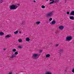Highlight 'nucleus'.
I'll use <instances>...</instances> for the list:
<instances>
[{
    "instance_id": "a211bd4d",
    "label": "nucleus",
    "mask_w": 74,
    "mask_h": 74,
    "mask_svg": "<svg viewBox=\"0 0 74 74\" xmlns=\"http://www.w3.org/2000/svg\"><path fill=\"white\" fill-rule=\"evenodd\" d=\"M18 41L19 42H22V40L21 39H19L18 40Z\"/></svg>"
},
{
    "instance_id": "9d476101",
    "label": "nucleus",
    "mask_w": 74,
    "mask_h": 74,
    "mask_svg": "<svg viewBox=\"0 0 74 74\" xmlns=\"http://www.w3.org/2000/svg\"><path fill=\"white\" fill-rule=\"evenodd\" d=\"M70 15H74V10L72 11L70 13Z\"/></svg>"
},
{
    "instance_id": "f3484780",
    "label": "nucleus",
    "mask_w": 74,
    "mask_h": 74,
    "mask_svg": "<svg viewBox=\"0 0 74 74\" xmlns=\"http://www.w3.org/2000/svg\"><path fill=\"white\" fill-rule=\"evenodd\" d=\"M40 23V21H37L36 22V24L37 25H39Z\"/></svg>"
},
{
    "instance_id": "aec40b11",
    "label": "nucleus",
    "mask_w": 74,
    "mask_h": 74,
    "mask_svg": "<svg viewBox=\"0 0 74 74\" xmlns=\"http://www.w3.org/2000/svg\"><path fill=\"white\" fill-rule=\"evenodd\" d=\"M18 31H16L14 32V33L15 34H18Z\"/></svg>"
},
{
    "instance_id": "f257e3e1",
    "label": "nucleus",
    "mask_w": 74,
    "mask_h": 74,
    "mask_svg": "<svg viewBox=\"0 0 74 74\" xmlns=\"http://www.w3.org/2000/svg\"><path fill=\"white\" fill-rule=\"evenodd\" d=\"M10 9L11 10H15L18 8V6L16 5H12L10 6Z\"/></svg>"
},
{
    "instance_id": "5701e85b",
    "label": "nucleus",
    "mask_w": 74,
    "mask_h": 74,
    "mask_svg": "<svg viewBox=\"0 0 74 74\" xmlns=\"http://www.w3.org/2000/svg\"><path fill=\"white\" fill-rule=\"evenodd\" d=\"M12 51L13 52H15L16 50V49H14L12 50Z\"/></svg>"
},
{
    "instance_id": "e433bc0d",
    "label": "nucleus",
    "mask_w": 74,
    "mask_h": 74,
    "mask_svg": "<svg viewBox=\"0 0 74 74\" xmlns=\"http://www.w3.org/2000/svg\"><path fill=\"white\" fill-rule=\"evenodd\" d=\"M48 0H47L46 1H48Z\"/></svg>"
},
{
    "instance_id": "c9c22d12",
    "label": "nucleus",
    "mask_w": 74,
    "mask_h": 74,
    "mask_svg": "<svg viewBox=\"0 0 74 74\" xmlns=\"http://www.w3.org/2000/svg\"><path fill=\"white\" fill-rule=\"evenodd\" d=\"M3 50L4 51H5V49H4Z\"/></svg>"
},
{
    "instance_id": "ddd939ff",
    "label": "nucleus",
    "mask_w": 74,
    "mask_h": 74,
    "mask_svg": "<svg viewBox=\"0 0 74 74\" xmlns=\"http://www.w3.org/2000/svg\"><path fill=\"white\" fill-rule=\"evenodd\" d=\"M25 24V22L24 21L21 22V25H23Z\"/></svg>"
},
{
    "instance_id": "b1692460",
    "label": "nucleus",
    "mask_w": 74,
    "mask_h": 74,
    "mask_svg": "<svg viewBox=\"0 0 74 74\" xmlns=\"http://www.w3.org/2000/svg\"><path fill=\"white\" fill-rule=\"evenodd\" d=\"M45 6L43 5L42 6V8H45Z\"/></svg>"
},
{
    "instance_id": "4468645a",
    "label": "nucleus",
    "mask_w": 74,
    "mask_h": 74,
    "mask_svg": "<svg viewBox=\"0 0 74 74\" xmlns=\"http://www.w3.org/2000/svg\"><path fill=\"white\" fill-rule=\"evenodd\" d=\"M46 58H49L50 57V54H48L46 55Z\"/></svg>"
},
{
    "instance_id": "4be33fe9",
    "label": "nucleus",
    "mask_w": 74,
    "mask_h": 74,
    "mask_svg": "<svg viewBox=\"0 0 74 74\" xmlns=\"http://www.w3.org/2000/svg\"><path fill=\"white\" fill-rule=\"evenodd\" d=\"M18 52H16L14 53V55H18Z\"/></svg>"
},
{
    "instance_id": "6e6552de",
    "label": "nucleus",
    "mask_w": 74,
    "mask_h": 74,
    "mask_svg": "<svg viewBox=\"0 0 74 74\" xmlns=\"http://www.w3.org/2000/svg\"><path fill=\"white\" fill-rule=\"evenodd\" d=\"M56 23V21H55L53 20L51 23H50L51 25H54V24H55Z\"/></svg>"
},
{
    "instance_id": "6ab92c4d",
    "label": "nucleus",
    "mask_w": 74,
    "mask_h": 74,
    "mask_svg": "<svg viewBox=\"0 0 74 74\" xmlns=\"http://www.w3.org/2000/svg\"><path fill=\"white\" fill-rule=\"evenodd\" d=\"M59 0H55V3H58L59 2Z\"/></svg>"
},
{
    "instance_id": "c85d7f7f",
    "label": "nucleus",
    "mask_w": 74,
    "mask_h": 74,
    "mask_svg": "<svg viewBox=\"0 0 74 74\" xmlns=\"http://www.w3.org/2000/svg\"><path fill=\"white\" fill-rule=\"evenodd\" d=\"M72 71V73H74V68H73V69Z\"/></svg>"
},
{
    "instance_id": "9b49d317",
    "label": "nucleus",
    "mask_w": 74,
    "mask_h": 74,
    "mask_svg": "<svg viewBox=\"0 0 74 74\" xmlns=\"http://www.w3.org/2000/svg\"><path fill=\"white\" fill-rule=\"evenodd\" d=\"M63 49H60L59 50V53L60 54L61 53H63Z\"/></svg>"
},
{
    "instance_id": "1a4fd4ad",
    "label": "nucleus",
    "mask_w": 74,
    "mask_h": 74,
    "mask_svg": "<svg viewBox=\"0 0 74 74\" xmlns=\"http://www.w3.org/2000/svg\"><path fill=\"white\" fill-rule=\"evenodd\" d=\"M59 28L60 30H63V29L64 28V27L63 26H61L59 27Z\"/></svg>"
},
{
    "instance_id": "423d86ee",
    "label": "nucleus",
    "mask_w": 74,
    "mask_h": 74,
    "mask_svg": "<svg viewBox=\"0 0 74 74\" xmlns=\"http://www.w3.org/2000/svg\"><path fill=\"white\" fill-rule=\"evenodd\" d=\"M10 37H12L11 35H8L5 36V38H10Z\"/></svg>"
},
{
    "instance_id": "dca6fc26",
    "label": "nucleus",
    "mask_w": 74,
    "mask_h": 74,
    "mask_svg": "<svg viewBox=\"0 0 74 74\" xmlns=\"http://www.w3.org/2000/svg\"><path fill=\"white\" fill-rule=\"evenodd\" d=\"M4 33H3V32H0V36H3V35H4Z\"/></svg>"
},
{
    "instance_id": "f03ea898",
    "label": "nucleus",
    "mask_w": 74,
    "mask_h": 74,
    "mask_svg": "<svg viewBox=\"0 0 74 74\" xmlns=\"http://www.w3.org/2000/svg\"><path fill=\"white\" fill-rule=\"evenodd\" d=\"M73 39V38L71 36H68L66 37V41H69Z\"/></svg>"
},
{
    "instance_id": "2eb2a0df",
    "label": "nucleus",
    "mask_w": 74,
    "mask_h": 74,
    "mask_svg": "<svg viewBox=\"0 0 74 74\" xmlns=\"http://www.w3.org/2000/svg\"><path fill=\"white\" fill-rule=\"evenodd\" d=\"M26 41H29L30 40V39L28 38H27L26 39Z\"/></svg>"
},
{
    "instance_id": "c756f323",
    "label": "nucleus",
    "mask_w": 74,
    "mask_h": 74,
    "mask_svg": "<svg viewBox=\"0 0 74 74\" xmlns=\"http://www.w3.org/2000/svg\"><path fill=\"white\" fill-rule=\"evenodd\" d=\"M59 46V44H56V47H58V46Z\"/></svg>"
},
{
    "instance_id": "2f4dec72",
    "label": "nucleus",
    "mask_w": 74,
    "mask_h": 74,
    "mask_svg": "<svg viewBox=\"0 0 74 74\" xmlns=\"http://www.w3.org/2000/svg\"><path fill=\"white\" fill-rule=\"evenodd\" d=\"M17 5H20V4L19 3H18L17 4Z\"/></svg>"
},
{
    "instance_id": "f704fd0d",
    "label": "nucleus",
    "mask_w": 74,
    "mask_h": 74,
    "mask_svg": "<svg viewBox=\"0 0 74 74\" xmlns=\"http://www.w3.org/2000/svg\"><path fill=\"white\" fill-rule=\"evenodd\" d=\"M19 34H21V32L20 31V32H19Z\"/></svg>"
},
{
    "instance_id": "393cba45",
    "label": "nucleus",
    "mask_w": 74,
    "mask_h": 74,
    "mask_svg": "<svg viewBox=\"0 0 74 74\" xmlns=\"http://www.w3.org/2000/svg\"><path fill=\"white\" fill-rule=\"evenodd\" d=\"M3 0H0V3H2L3 1Z\"/></svg>"
},
{
    "instance_id": "72a5a7b5",
    "label": "nucleus",
    "mask_w": 74,
    "mask_h": 74,
    "mask_svg": "<svg viewBox=\"0 0 74 74\" xmlns=\"http://www.w3.org/2000/svg\"><path fill=\"white\" fill-rule=\"evenodd\" d=\"M33 2H34V3H36V1H33Z\"/></svg>"
},
{
    "instance_id": "412c9836",
    "label": "nucleus",
    "mask_w": 74,
    "mask_h": 74,
    "mask_svg": "<svg viewBox=\"0 0 74 74\" xmlns=\"http://www.w3.org/2000/svg\"><path fill=\"white\" fill-rule=\"evenodd\" d=\"M46 74H52V73L49 72H47L46 73Z\"/></svg>"
},
{
    "instance_id": "f8f14e48",
    "label": "nucleus",
    "mask_w": 74,
    "mask_h": 74,
    "mask_svg": "<svg viewBox=\"0 0 74 74\" xmlns=\"http://www.w3.org/2000/svg\"><path fill=\"white\" fill-rule=\"evenodd\" d=\"M69 18L70 19L74 20V17L73 16H70L69 17Z\"/></svg>"
},
{
    "instance_id": "0eeeda50",
    "label": "nucleus",
    "mask_w": 74,
    "mask_h": 74,
    "mask_svg": "<svg viewBox=\"0 0 74 74\" xmlns=\"http://www.w3.org/2000/svg\"><path fill=\"white\" fill-rule=\"evenodd\" d=\"M16 56L15 55V54H12L11 56L10 57V59H13L14 58L16 57Z\"/></svg>"
},
{
    "instance_id": "20e7f679",
    "label": "nucleus",
    "mask_w": 74,
    "mask_h": 74,
    "mask_svg": "<svg viewBox=\"0 0 74 74\" xmlns=\"http://www.w3.org/2000/svg\"><path fill=\"white\" fill-rule=\"evenodd\" d=\"M53 15V13L52 12H51L49 13H48L46 15V17H50L52 16Z\"/></svg>"
},
{
    "instance_id": "473e14b6",
    "label": "nucleus",
    "mask_w": 74,
    "mask_h": 74,
    "mask_svg": "<svg viewBox=\"0 0 74 74\" xmlns=\"http://www.w3.org/2000/svg\"><path fill=\"white\" fill-rule=\"evenodd\" d=\"M9 74H12V72H9Z\"/></svg>"
},
{
    "instance_id": "bb28decb",
    "label": "nucleus",
    "mask_w": 74,
    "mask_h": 74,
    "mask_svg": "<svg viewBox=\"0 0 74 74\" xmlns=\"http://www.w3.org/2000/svg\"><path fill=\"white\" fill-rule=\"evenodd\" d=\"M66 14L68 15H69V14H70V12H66Z\"/></svg>"
},
{
    "instance_id": "cd10ccee",
    "label": "nucleus",
    "mask_w": 74,
    "mask_h": 74,
    "mask_svg": "<svg viewBox=\"0 0 74 74\" xmlns=\"http://www.w3.org/2000/svg\"><path fill=\"white\" fill-rule=\"evenodd\" d=\"M18 48H20V49H21V48H22V47H21V46H18Z\"/></svg>"
},
{
    "instance_id": "7ed1b4c3",
    "label": "nucleus",
    "mask_w": 74,
    "mask_h": 74,
    "mask_svg": "<svg viewBox=\"0 0 74 74\" xmlns=\"http://www.w3.org/2000/svg\"><path fill=\"white\" fill-rule=\"evenodd\" d=\"M38 54L34 53L33 54L32 57L34 58V59H38Z\"/></svg>"
},
{
    "instance_id": "7c9ffc66",
    "label": "nucleus",
    "mask_w": 74,
    "mask_h": 74,
    "mask_svg": "<svg viewBox=\"0 0 74 74\" xmlns=\"http://www.w3.org/2000/svg\"><path fill=\"white\" fill-rule=\"evenodd\" d=\"M42 51V50H40V51L39 52H41Z\"/></svg>"
},
{
    "instance_id": "a878e982",
    "label": "nucleus",
    "mask_w": 74,
    "mask_h": 74,
    "mask_svg": "<svg viewBox=\"0 0 74 74\" xmlns=\"http://www.w3.org/2000/svg\"><path fill=\"white\" fill-rule=\"evenodd\" d=\"M52 20V18H50L49 19V21H51Z\"/></svg>"
},
{
    "instance_id": "39448f33",
    "label": "nucleus",
    "mask_w": 74,
    "mask_h": 74,
    "mask_svg": "<svg viewBox=\"0 0 74 74\" xmlns=\"http://www.w3.org/2000/svg\"><path fill=\"white\" fill-rule=\"evenodd\" d=\"M50 1L52 2H51L50 3H49V4H53L54 3H55V1H54V0H50Z\"/></svg>"
}]
</instances>
